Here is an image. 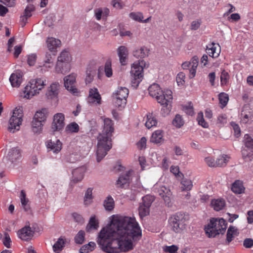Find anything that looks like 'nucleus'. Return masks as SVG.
I'll list each match as a JSON object with an SVG mask.
<instances>
[{
    "label": "nucleus",
    "instance_id": "e2e57ef3",
    "mask_svg": "<svg viewBox=\"0 0 253 253\" xmlns=\"http://www.w3.org/2000/svg\"><path fill=\"white\" fill-rule=\"evenodd\" d=\"M205 162L206 164L210 167H217L216 161L214 158L211 156H209L205 158Z\"/></svg>",
    "mask_w": 253,
    "mask_h": 253
},
{
    "label": "nucleus",
    "instance_id": "8fccbe9b",
    "mask_svg": "<svg viewBox=\"0 0 253 253\" xmlns=\"http://www.w3.org/2000/svg\"><path fill=\"white\" fill-rule=\"evenodd\" d=\"M139 214L141 218L148 215L150 212V208L140 204L138 209Z\"/></svg>",
    "mask_w": 253,
    "mask_h": 253
},
{
    "label": "nucleus",
    "instance_id": "9d476101",
    "mask_svg": "<svg viewBox=\"0 0 253 253\" xmlns=\"http://www.w3.org/2000/svg\"><path fill=\"white\" fill-rule=\"evenodd\" d=\"M198 64L199 58L197 56H194L192 58L190 62H185L183 63L181 67L184 70H186L190 68L189 77L190 79H192L196 75Z\"/></svg>",
    "mask_w": 253,
    "mask_h": 253
},
{
    "label": "nucleus",
    "instance_id": "a878e982",
    "mask_svg": "<svg viewBox=\"0 0 253 253\" xmlns=\"http://www.w3.org/2000/svg\"><path fill=\"white\" fill-rule=\"evenodd\" d=\"M84 172L85 169L84 167H81L75 169L72 171L73 181L75 183L81 181L84 178Z\"/></svg>",
    "mask_w": 253,
    "mask_h": 253
},
{
    "label": "nucleus",
    "instance_id": "79ce46f5",
    "mask_svg": "<svg viewBox=\"0 0 253 253\" xmlns=\"http://www.w3.org/2000/svg\"><path fill=\"white\" fill-rule=\"evenodd\" d=\"M230 159V157L227 155H222L216 159L217 167H224L226 165Z\"/></svg>",
    "mask_w": 253,
    "mask_h": 253
},
{
    "label": "nucleus",
    "instance_id": "c9c22d12",
    "mask_svg": "<svg viewBox=\"0 0 253 253\" xmlns=\"http://www.w3.org/2000/svg\"><path fill=\"white\" fill-rule=\"evenodd\" d=\"M65 243V239L62 237L59 238L57 241L53 246V251L56 253H59L64 247Z\"/></svg>",
    "mask_w": 253,
    "mask_h": 253
},
{
    "label": "nucleus",
    "instance_id": "dca6fc26",
    "mask_svg": "<svg viewBox=\"0 0 253 253\" xmlns=\"http://www.w3.org/2000/svg\"><path fill=\"white\" fill-rule=\"evenodd\" d=\"M132 172V170H129L125 174L120 176L117 181V186L121 188L128 186L130 182V177Z\"/></svg>",
    "mask_w": 253,
    "mask_h": 253
},
{
    "label": "nucleus",
    "instance_id": "ea45409f",
    "mask_svg": "<svg viewBox=\"0 0 253 253\" xmlns=\"http://www.w3.org/2000/svg\"><path fill=\"white\" fill-rule=\"evenodd\" d=\"M92 188H88L86 191L84 197V203L86 206L90 205L92 202Z\"/></svg>",
    "mask_w": 253,
    "mask_h": 253
},
{
    "label": "nucleus",
    "instance_id": "052dcab7",
    "mask_svg": "<svg viewBox=\"0 0 253 253\" xmlns=\"http://www.w3.org/2000/svg\"><path fill=\"white\" fill-rule=\"evenodd\" d=\"M115 105L119 110H122L125 107L126 104V100L125 99L115 97Z\"/></svg>",
    "mask_w": 253,
    "mask_h": 253
},
{
    "label": "nucleus",
    "instance_id": "e433bc0d",
    "mask_svg": "<svg viewBox=\"0 0 253 253\" xmlns=\"http://www.w3.org/2000/svg\"><path fill=\"white\" fill-rule=\"evenodd\" d=\"M242 154L246 161H251L253 158V149L244 147L242 150Z\"/></svg>",
    "mask_w": 253,
    "mask_h": 253
},
{
    "label": "nucleus",
    "instance_id": "f3484780",
    "mask_svg": "<svg viewBox=\"0 0 253 253\" xmlns=\"http://www.w3.org/2000/svg\"><path fill=\"white\" fill-rule=\"evenodd\" d=\"M46 146L48 149L54 153L57 154L62 149V143L59 139L56 140L55 141L49 140L46 142Z\"/></svg>",
    "mask_w": 253,
    "mask_h": 253
},
{
    "label": "nucleus",
    "instance_id": "c85d7f7f",
    "mask_svg": "<svg viewBox=\"0 0 253 253\" xmlns=\"http://www.w3.org/2000/svg\"><path fill=\"white\" fill-rule=\"evenodd\" d=\"M157 123L156 117L152 113H148L146 115L145 125L147 128L150 129L156 126Z\"/></svg>",
    "mask_w": 253,
    "mask_h": 253
},
{
    "label": "nucleus",
    "instance_id": "09e8293b",
    "mask_svg": "<svg viewBox=\"0 0 253 253\" xmlns=\"http://www.w3.org/2000/svg\"><path fill=\"white\" fill-rule=\"evenodd\" d=\"M181 184L182 185L181 189L183 191H189L193 187L192 182L189 179L183 178Z\"/></svg>",
    "mask_w": 253,
    "mask_h": 253
},
{
    "label": "nucleus",
    "instance_id": "13d9d810",
    "mask_svg": "<svg viewBox=\"0 0 253 253\" xmlns=\"http://www.w3.org/2000/svg\"><path fill=\"white\" fill-rule=\"evenodd\" d=\"M104 71L105 73V75L107 77H110L112 75V65L111 61L110 60H108L104 65Z\"/></svg>",
    "mask_w": 253,
    "mask_h": 253
},
{
    "label": "nucleus",
    "instance_id": "7ed1b4c3",
    "mask_svg": "<svg viewBox=\"0 0 253 253\" xmlns=\"http://www.w3.org/2000/svg\"><path fill=\"white\" fill-rule=\"evenodd\" d=\"M149 93L150 96L156 98L158 103L166 107L168 111L170 112L173 99L172 92L169 89H165L162 91L157 84H153L149 88Z\"/></svg>",
    "mask_w": 253,
    "mask_h": 253
},
{
    "label": "nucleus",
    "instance_id": "a18cd8bd",
    "mask_svg": "<svg viewBox=\"0 0 253 253\" xmlns=\"http://www.w3.org/2000/svg\"><path fill=\"white\" fill-rule=\"evenodd\" d=\"M71 60V56L69 51L67 50L62 51L59 56L58 57L57 61L64 63H69Z\"/></svg>",
    "mask_w": 253,
    "mask_h": 253
},
{
    "label": "nucleus",
    "instance_id": "393cba45",
    "mask_svg": "<svg viewBox=\"0 0 253 253\" xmlns=\"http://www.w3.org/2000/svg\"><path fill=\"white\" fill-rule=\"evenodd\" d=\"M47 46L50 51L55 52L56 49L61 44V41L55 38L51 37L48 38L46 40Z\"/></svg>",
    "mask_w": 253,
    "mask_h": 253
},
{
    "label": "nucleus",
    "instance_id": "5fc2aeb1",
    "mask_svg": "<svg viewBox=\"0 0 253 253\" xmlns=\"http://www.w3.org/2000/svg\"><path fill=\"white\" fill-rule=\"evenodd\" d=\"M244 147L253 149V139L248 134H246L244 137Z\"/></svg>",
    "mask_w": 253,
    "mask_h": 253
},
{
    "label": "nucleus",
    "instance_id": "4c0bfd02",
    "mask_svg": "<svg viewBox=\"0 0 253 253\" xmlns=\"http://www.w3.org/2000/svg\"><path fill=\"white\" fill-rule=\"evenodd\" d=\"M96 73V68L95 67L92 68L88 67L86 71L85 82L86 84L90 83L93 80L94 77Z\"/></svg>",
    "mask_w": 253,
    "mask_h": 253
},
{
    "label": "nucleus",
    "instance_id": "7c9ffc66",
    "mask_svg": "<svg viewBox=\"0 0 253 253\" xmlns=\"http://www.w3.org/2000/svg\"><path fill=\"white\" fill-rule=\"evenodd\" d=\"M238 229L235 227L230 226L228 228L226 234V244L229 243L233 240L234 237L238 234Z\"/></svg>",
    "mask_w": 253,
    "mask_h": 253
},
{
    "label": "nucleus",
    "instance_id": "1a4fd4ad",
    "mask_svg": "<svg viewBox=\"0 0 253 253\" xmlns=\"http://www.w3.org/2000/svg\"><path fill=\"white\" fill-rule=\"evenodd\" d=\"M253 119V100L244 106L241 112V122L246 124Z\"/></svg>",
    "mask_w": 253,
    "mask_h": 253
},
{
    "label": "nucleus",
    "instance_id": "4468645a",
    "mask_svg": "<svg viewBox=\"0 0 253 253\" xmlns=\"http://www.w3.org/2000/svg\"><path fill=\"white\" fill-rule=\"evenodd\" d=\"M87 99L89 103H95L96 105L101 104V97L96 88L90 89Z\"/></svg>",
    "mask_w": 253,
    "mask_h": 253
},
{
    "label": "nucleus",
    "instance_id": "f704fd0d",
    "mask_svg": "<svg viewBox=\"0 0 253 253\" xmlns=\"http://www.w3.org/2000/svg\"><path fill=\"white\" fill-rule=\"evenodd\" d=\"M47 115V109L46 108H43L36 113L34 118H35V119H37L39 121H41V122L43 123L46 120Z\"/></svg>",
    "mask_w": 253,
    "mask_h": 253
},
{
    "label": "nucleus",
    "instance_id": "3c124183",
    "mask_svg": "<svg viewBox=\"0 0 253 253\" xmlns=\"http://www.w3.org/2000/svg\"><path fill=\"white\" fill-rule=\"evenodd\" d=\"M220 79L221 85L224 86L226 85L230 79L229 73L225 70H223L221 72Z\"/></svg>",
    "mask_w": 253,
    "mask_h": 253
},
{
    "label": "nucleus",
    "instance_id": "338daca9",
    "mask_svg": "<svg viewBox=\"0 0 253 253\" xmlns=\"http://www.w3.org/2000/svg\"><path fill=\"white\" fill-rule=\"evenodd\" d=\"M185 75L183 72L178 73L176 77V82L178 85H183L185 83Z\"/></svg>",
    "mask_w": 253,
    "mask_h": 253
},
{
    "label": "nucleus",
    "instance_id": "6ab92c4d",
    "mask_svg": "<svg viewBox=\"0 0 253 253\" xmlns=\"http://www.w3.org/2000/svg\"><path fill=\"white\" fill-rule=\"evenodd\" d=\"M60 85L58 83H52L48 88L46 95L48 99H53L57 97Z\"/></svg>",
    "mask_w": 253,
    "mask_h": 253
},
{
    "label": "nucleus",
    "instance_id": "f257e3e1",
    "mask_svg": "<svg viewBox=\"0 0 253 253\" xmlns=\"http://www.w3.org/2000/svg\"><path fill=\"white\" fill-rule=\"evenodd\" d=\"M141 229L134 217L113 215L110 224L103 228L99 233L97 242L107 253H118L113 247L116 241L120 252H127L132 249V241L140 240Z\"/></svg>",
    "mask_w": 253,
    "mask_h": 253
},
{
    "label": "nucleus",
    "instance_id": "2f4dec72",
    "mask_svg": "<svg viewBox=\"0 0 253 253\" xmlns=\"http://www.w3.org/2000/svg\"><path fill=\"white\" fill-rule=\"evenodd\" d=\"M20 198L22 206L25 211L27 212L31 211L29 200L26 198V194L24 190H21Z\"/></svg>",
    "mask_w": 253,
    "mask_h": 253
},
{
    "label": "nucleus",
    "instance_id": "f03ea898",
    "mask_svg": "<svg viewBox=\"0 0 253 253\" xmlns=\"http://www.w3.org/2000/svg\"><path fill=\"white\" fill-rule=\"evenodd\" d=\"M114 124L111 119H104V126L102 132L97 137L96 151L97 161L99 162L111 149L112 133L114 132Z\"/></svg>",
    "mask_w": 253,
    "mask_h": 253
},
{
    "label": "nucleus",
    "instance_id": "ddd939ff",
    "mask_svg": "<svg viewBox=\"0 0 253 253\" xmlns=\"http://www.w3.org/2000/svg\"><path fill=\"white\" fill-rule=\"evenodd\" d=\"M36 10L35 6L32 3L28 4L24 10L23 14L20 16V23L22 27L25 26L28 19L32 16V13Z\"/></svg>",
    "mask_w": 253,
    "mask_h": 253
},
{
    "label": "nucleus",
    "instance_id": "69168bd1",
    "mask_svg": "<svg viewBox=\"0 0 253 253\" xmlns=\"http://www.w3.org/2000/svg\"><path fill=\"white\" fill-rule=\"evenodd\" d=\"M178 247L174 245L170 246H166L164 248V251L166 253H177Z\"/></svg>",
    "mask_w": 253,
    "mask_h": 253
},
{
    "label": "nucleus",
    "instance_id": "39448f33",
    "mask_svg": "<svg viewBox=\"0 0 253 253\" xmlns=\"http://www.w3.org/2000/svg\"><path fill=\"white\" fill-rule=\"evenodd\" d=\"M45 80L42 78H37L31 80L25 86L24 90V97L27 99L38 94L39 90H42L45 85Z\"/></svg>",
    "mask_w": 253,
    "mask_h": 253
},
{
    "label": "nucleus",
    "instance_id": "72a5a7b5",
    "mask_svg": "<svg viewBox=\"0 0 253 253\" xmlns=\"http://www.w3.org/2000/svg\"><path fill=\"white\" fill-rule=\"evenodd\" d=\"M99 227V221L96 218V216L92 215L89 220L88 223L87 224L86 230L87 231H89L90 230H97Z\"/></svg>",
    "mask_w": 253,
    "mask_h": 253
},
{
    "label": "nucleus",
    "instance_id": "cd10ccee",
    "mask_svg": "<svg viewBox=\"0 0 253 253\" xmlns=\"http://www.w3.org/2000/svg\"><path fill=\"white\" fill-rule=\"evenodd\" d=\"M164 140V132L161 129L155 131L150 138V141L155 144L160 143Z\"/></svg>",
    "mask_w": 253,
    "mask_h": 253
},
{
    "label": "nucleus",
    "instance_id": "aec40b11",
    "mask_svg": "<svg viewBox=\"0 0 253 253\" xmlns=\"http://www.w3.org/2000/svg\"><path fill=\"white\" fill-rule=\"evenodd\" d=\"M17 235L21 240L28 241L32 237L33 231L30 227L26 226L19 230L17 232Z\"/></svg>",
    "mask_w": 253,
    "mask_h": 253
},
{
    "label": "nucleus",
    "instance_id": "a19ab883",
    "mask_svg": "<svg viewBox=\"0 0 253 253\" xmlns=\"http://www.w3.org/2000/svg\"><path fill=\"white\" fill-rule=\"evenodd\" d=\"M42 122L39 121L37 119L33 118V120L32 122V130L35 133H40L42 129L43 126Z\"/></svg>",
    "mask_w": 253,
    "mask_h": 253
},
{
    "label": "nucleus",
    "instance_id": "6e6552de",
    "mask_svg": "<svg viewBox=\"0 0 253 253\" xmlns=\"http://www.w3.org/2000/svg\"><path fill=\"white\" fill-rule=\"evenodd\" d=\"M23 116V110L21 108H16L13 112L12 116L9 121L8 130L14 133L15 130L19 129L22 122Z\"/></svg>",
    "mask_w": 253,
    "mask_h": 253
},
{
    "label": "nucleus",
    "instance_id": "774afa93",
    "mask_svg": "<svg viewBox=\"0 0 253 253\" xmlns=\"http://www.w3.org/2000/svg\"><path fill=\"white\" fill-rule=\"evenodd\" d=\"M146 141L147 139L145 137H142L137 143L138 148L140 150L145 148L146 147Z\"/></svg>",
    "mask_w": 253,
    "mask_h": 253
},
{
    "label": "nucleus",
    "instance_id": "603ef678",
    "mask_svg": "<svg viewBox=\"0 0 253 253\" xmlns=\"http://www.w3.org/2000/svg\"><path fill=\"white\" fill-rule=\"evenodd\" d=\"M155 198L154 196L150 195H147L142 198V202L140 204L147 206V207L150 208Z\"/></svg>",
    "mask_w": 253,
    "mask_h": 253
},
{
    "label": "nucleus",
    "instance_id": "37998d69",
    "mask_svg": "<svg viewBox=\"0 0 253 253\" xmlns=\"http://www.w3.org/2000/svg\"><path fill=\"white\" fill-rule=\"evenodd\" d=\"M218 99L220 107L223 109L227 105L229 101V97L227 93L225 92H221L218 94Z\"/></svg>",
    "mask_w": 253,
    "mask_h": 253
},
{
    "label": "nucleus",
    "instance_id": "c756f323",
    "mask_svg": "<svg viewBox=\"0 0 253 253\" xmlns=\"http://www.w3.org/2000/svg\"><path fill=\"white\" fill-rule=\"evenodd\" d=\"M149 50L145 46H142L134 50L133 55L136 58H144L148 56Z\"/></svg>",
    "mask_w": 253,
    "mask_h": 253
},
{
    "label": "nucleus",
    "instance_id": "0eeeda50",
    "mask_svg": "<svg viewBox=\"0 0 253 253\" xmlns=\"http://www.w3.org/2000/svg\"><path fill=\"white\" fill-rule=\"evenodd\" d=\"M185 221L184 215L180 212L175 213L169 219V222L172 230L177 233H181L185 228Z\"/></svg>",
    "mask_w": 253,
    "mask_h": 253
},
{
    "label": "nucleus",
    "instance_id": "49530a36",
    "mask_svg": "<svg viewBox=\"0 0 253 253\" xmlns=\"http://www.w3.org/2000/svg\"><path fill=\"white\" fill-rule=\"evenodd\" d=\"M172 125L177 128L181 127L184 124L182 117L179 114H176L172 121Z\"/></svg>",
    "mask_w": 253,
    "mask_h": 253
},
{
    "label": "nucleus",
    "instance_id": "423d86ee",
    "mask_svg": "<svg viewBox=\"0 0 253 253\" xmlns=\"http://www.w3.org/2000/svg\"><path fill=\"white\" fill-rule=\"evenodd\" d=\"M145 61L143 59L134 62L131 66L130 73L133 78L132 84L138 86L143 77V71L146 67Z\"/></svg>",
    "mask_w": 253,
    "mask_h": 253
},
{
    "label": "nucleus",
    "instance_id": "6e6d98bb",
    "mask_svg": "<svg viewBox=\"0 0 253 253\" xmlns=\"http://www.w3.org/2000/svg\"><path fill=\"white\" fill-rule=\"evenodd\" d=\"M80 154L77 152H72L66 157V161L68 162L74 163L78 161L80 159Z\"/></svg>",
    "mask_w": 253,
    "mask_h": 253
},
{
    "label": "nucleus",
    "instance_id": "5701e85b",
    "mask_svg": "<svg viewBox=\"0 0 253 253\" xmlns=\"http://www.w3.org/2000/svg\"><path fill=\"white\" fill-rule=\"evenodd\" d=\"M21 151L18 147H14L10 149L8 153V159L13 163L21 157Z\"/></svg>",
    "mask_w": 253,
    "mask_h": 253
},
{
    "label": "nucleus",
    "instance_id": "4d7b16f0",
    "mask_svg": "<svg viewBox=\"0 0 253 253\" xmlns=\"http://www.w3.org/2000/svg\"><path fill=\"white\" fill-rule=\"evenodd\" d=\"M85 232L83 230H80L75 237L74 240L76 244H82L84 240Z\"/></svg>",
    "mask_w": 253,
    "mask_h": 253
},
{
    "label": "nucleus",
    "instance_id": "bf43d9fd",
    "mask_svg": "<svg viewBox=\"0 0 253 253\" xmlns=\"http://www.w3.org/2000/svg\"><path fill=\"white\" fill-rule=\"evenodd\" d=\"M129 17L132 19L141 22L143 19L142 13L140 12H132L129 14Z\"/></svg>",
    "mask_w": 253,
    "mask_h": 253
},
{
    "label": "nucleus",
    "instance_id": "2eb2a0df",
    "mask_svg": "<svg viewBox=\"0 0 253 253\" xmlns=\"http://www.w3.org/2000/svg\"><path fill=\"white\" fill-rule=\"evenodd\" d=\"M22 77L23 74L19 70L16 71L12 73L9 78L11 85L13 87H19L23 81Z\"/></svg>",
    "mask_w": 253,
    "mask_h": 253
},
{
    "label": "nucleus",
    "instance_id": "f8f14e48",
    "mask_svg": "<svg viewBox=\"0 0 253 253\" xmlns=\"http://www.w3.org/2000/svg\"><path fill=\"white\" fill-rule=\"evenodd\" d=\"M76 75L72 74L64 78V85L66 88L74 95L78 93V89L75 87Z\"/></svg>",
    "mask_w": 253,
    "mask_h": 253
},
{
    "label": "nucleus",
    "instance_id": "4be33fe9",
    "mask_svg": "<svg viewBox=\"0 0 253 253\" xmlns=\"http://www.w3.org/2000/svg\"><path fill=\"white\" fill-rule=\"evenodd\" d=\"M158 192L165 202L169 206L170 203V196L171 195V192L170 190L165 186H162L158 190Z\"/></svg>",
    "mask_w": 253,
    "mask_h": 253
},
{
    "label": "nucleus",
    "instance_id": "58836bf2",
    "mask_svg": "<svg viewBox=\"0 0 253 253\" xmlns=\"http://www.w3.org/2000/svg\"><path fill=\"white\" fill-rule=\"evenodd\" d=\"M211 205L214 210L219 211L224 207L225 201L223 199H214L211 201Z\"/></svg>",
    "mask_w": 253,
    "mask_h": 253
},
{
    "label": "nucleus",
    "instance_id": "412c9836",
    "mask_svg": "<svg viewBox=\"0 0 253 253\" xmlns=\"http://www.w3.org/2000/svg\"><path fill=\"white\" fill-rule=\"evenodd\" d=\"M117 51L120 63L122 65H126L128 54L127 48L125 46H120L118 47Z\"/></svg>",
    "mask_w": 253,
    "mask_h": 253
},
{
    "label": "nucleus",
    "instance_id": "0e129e2a",
    "mask_svg": "<svg viewBox=\"0 0 253 253\" xmlns=\"http://www.w3.org/2000/svg\"><path fill=\"white\" fill-rule=\"evenodd\" d=\"M197 120L199 125L204 128H207L208 127V124L205 121L202 113L198 114Z\"/></svg>",
    "mask_w": 253,
    "mask_h": 253
},
{
    "label": "nucleus",
    "instance_id": "b1692460",
    "mask_svg": "<svg viewBox=\"0 0 253 253\" xmlns=\"http://www.w3.org/2000/svg\"><path fill=\"white\" fill-rule=\"evenodd\" d=\"M231 190L233 193L237 194L244 193L245 188L243 181L240 180H236L231 185Z\"/></svg>",
    "mask_w": 253,
    "mask_h": 253
},
{
    "label": "nucleus",
    "instance_id": "20e7f679",
    "mask_svg": "<svg viewBox=\"0 0 253 253\" xmlns=\"http://www.w3.org/2000/svg\"><path fill=\"white\" fill-rule=\"evenodd\" d=\"M227 223L223 218H212L205 226L206 234L209 238L215 237L217 235L223 234L226 230Z\"/></svg>",
    "mask_w": 253,
    "mask_h": 253
},
{
    "label": "nucleus",
    "instance_id": "9b49d317",
    "mask_svg": "<svg viewBox=\"0 0 253 253\" xmlns=\"http://www.w3.org/2000/svg\"><path fill=\"white\" fill-rule=\"evenodd\" d=\"M65 126V116L61 113H56L53 116L51 129L53 132L62 130Z\"/></svg>",
    "mask_w": 253,
    "mask_h": 253
},
{
    "label": "nucleus",
    "instance_id": "a211bd4d",
    "mask_svg": "<svg viewBox=\"0 0 253 253\" xmlns=\"http://www.w3.org/2000/svg\"><path fill=\"white\" fill-rule=\"evenodd\" d=\"M207 52L210 56L212 58L218 57L220 52V48L219 44H215L212 42L207 46Z\"/></svg>",
    "mask_w": 253,
    "mask_h": 253
},
{
    "label": "nucleus",
    "instance_id": "bb28decb",
    "mask_svg": "<svg viewBox=\"0 0 253 253\" xmlns=\"http://www.w3.org/2000/svg\"><path fill=\"white\" fill-rule=\"evenodd\" d=\"M70 70V64L69 63L57 61L55 66V71L57 73L65 74Z\"/></svg>",
    "mask_w": 253,
    "mask_h": 253
},
{
    "label": "nucleus",
    "instance_id": "c03bdc74",
    "mask_svg": "<svg viewBox=\"0 0 253 253\" xmlns=\"http://www.w3.org/2000/svg\"><path fill=\"white\" fill-rule=\"evenodd\" d=\"M96 244L93 242H90L87 244L83 246L80 249L81 253H88L94 250Z\"/></svg>",
    "mask_w": 253,
    "mask_h": 253
},
{
    "label": "nucleus",
    "instance_id": "473e14b6",
    "mask_svg": "<svg viewBox=\"0 0 253 253\" xmlns=\"http://www.w3.org/2000/svg\"><path fill=\"white\" fill-rule=\"evenodd\" d=\"M129 93L128 89L125 87H119L116 92L114 93L115 97H118L126 100Z\"/></svg>",
    "mask_w": 253,
    "mask_h": 253
},
{
    "label": "nucleus",
    "instance_id": "de8ad7c7",
    "mask_svg": "<svg viewBox=\"0 0 253 253\" xmlns=\"http://www.w3.org/2000/svg\"><path fill=\"white\" fill-rule=\"evenodd\" d=\"M104 206L106 210L110 211L114 208V201L112 197L109 196L104 201Z\"/></svg>",
    "mask_w": 253,
    "mask_h": 253
},
{
    "label": "nucleus",
    "instance_id": "864d4df0",
    "mask_svg": "<svg viewBox=\"0 0 253 253\" xmlns=\"http://www.w3.org/2000/svg\"><path fill=\"white\" fill-rule=\"evenodd\" d=\"M65 130L67 132H78L79 131V126L76 123H71L67 126Z\"/></svg>",
    "mask_w": 253,
    "mask_h": 253
},
{
    "label": "nucleus",
    "instance_id": "680f3d73",
    "mask_svg": "<svg viewBox=\"0 0 253 253\" xmlns=\"http://www.w3.org/2000/svg\"><path fill=\"white\" fill-rule=\"evenodd\" d=\"M183 110L188 115L193 116L194 115V109L191 102H189L188 105L183 106Z\"/></svg>",
    "mask_w": 253,
    "mask_h": 253
}]
</instances>
